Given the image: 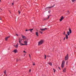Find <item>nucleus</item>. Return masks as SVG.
Listing matches in <instances>:
<instances>
[{
	"label": "nucleus",
	"instance_id": "obj_43",
	"mask_svg": "<svg viewBox=\"0 0 76 76\" xmlns=\"http://www.w3.org/2000/svg\"><path fill=\"white\" fill-rule=\"evenodd\" d=\"M16 35L17 36H18H18H19V35H18L17 34H16Z\"/></svg>",
	"mask_w": 76,
	"mask_h": 76
},
{
	"label": "nucleus",
	"instance_id": "obj_37",
	"mask_svg": "<svg viewBox=\"0 0 76 76\" xmlns=\"http://www.w3.org/2000/svg\"><path fill=\"white\" fill-rule=\"evenodd\" d=\"M14 4V3H12V5H13Z\"/></svg>",
	"mask_w": 76,
	"mask_h": 76
},
{
	"label": "nucleus",
	"instance_id": "obj_21",
	"mask_svg": "<svg viewBox=\"0 0 76 76\" xmlns=\"http://www.w3.org/2000/svg\"><path fill=\"white\" fill-rule=\"evenodd\" d=\"M72 1L73 3L75 2V1H76V0H72Z\"/></svg>",
	"mask_w": 76,
	"mask_h": 76
},
{
	"label": "nucleus",
	"instance_id": "obj_1",
	"mask_svg": "<svg viewBox=\"0 0 76 76\" xmlns=\"http://www.w3.org/2000/svg\"><path fill=\"white\" fill-rule=\"evenodd\" d=\"M69 31H68L67 33L68 34L67 35H68H68H69V36L70 35V34H72V30L70 28H69Z\"/></svg>",
	"mask_w": 76,
	"mask_h": 76
},
{
	"label": "nucleus",
	"instance_id": "obj_15",
	"mask_svg": "<svg viewBox=\"0 0 76 76\" xmlns=\"http://www.w3.org/2000/svg\"><path fill=\"white\" fill-rule=\"evenodd\" d=\"M13 52H14L15 53H17V49H15L13 51Z\"/></svg>",
	"mask_w": 76,
	"mask_h": 76
},
{
	"label": "nucleus",
	"instance_id": "obj_27",
	"mask_svg": "<svg viewBox=\"0 0 76 76\" xmlns=\"http://www.w3.org/2000/svg\"><path fill=\"white\" fill-rule=\"evenodd\" d=\"M0 10L1 12H2V9H1L0 8Z\"/></svg>",
	"mask_w": 76,
	"mask_h": 76
},
{
	"label": "nucleus",
	"instance_id": "obj_9",
	"mask_svg": "<svg viewBox=\"0 0 76 76\" xmlns=\"http://www.w3.org/2000/svg\"><path fill=\"white\" fill-rule=\"evenodd\" d=\"M64 19V17L63 16H62L61 17V19L60 20V22H61L63 20V19Z\"/></svg>",
	"mask_w": 76,
	"mask_h": 76
},
{
	"label": "nucleus",
	"instance_id": "obj_16",
	"mask_svg": "<svg viewBox=\"0 0 76 76\" xmlns=\"http://www.w3.org/2000/svg\"><path fill=\"white\" fill-rule=\"evenodd\" d=\"M36 35H37V37H38V32H36Z\"/></svg>",
	"mask_w": 76,
	"mask_h": 76
},
{
	"label": "nucleus",
	"instance_id": "obj_10",
	"mask_svg": "<svg viewBox=\"0 0 76 76\" xmlns=\"http://www.w3.org/2000/svg\"><path fill=\"white\" fill-rule=\"evenodd\" d=\"M48 64H49V65H50V66H52V62H48Z\"/></svg>",
	"mask_w": 76,
	"mask_h": 76
},
{
	"label": "nucleus",
	"instance_id": "obj_31",
	"mask_svg": "<svg viewBox=\"0 0 76 76\" xmlns=\"http://www.w3.org/2000/svg\"><path fill=\"white\" fill-rule=\"evenodd\" d=\"M29 56L30 58H31V55H30V54H29Z\"/></svg>",
	"mask_w": 76,
	"mask_h": 76
},
{
	"label": "nucleus",
	"instance_id": "obj_42",
	"mask_svg": "<svg viewBox=\"0 0 76 76\" xmlns=\"http://www.w3.org/2000/svg\"><path fill=\"white\" fill-rule=\"evenodd\" d=\"M0 20H1V18L0 17Z\"/></svg>",
	"mask_w": 76,
	"mask_h": 76
},
{
	"label": "nucleus",
	"instance_id": "obj_14",
	"mask_svg": "<svg viewBox=\"0 0 76 76\" xmlns=\"http://www.w3.org/2000/svg\"><path fill=\"white\" fill-rule=\"evenodd\" d=\"M22 38H23L24 39H25L26 38V37L22 35Z\"/></svg>",
	"mask_w": 76,
	"mask_h": 76
},
{
	"label": "nucleus",
	"instance_id": "obj_7",
	"mask_svg": "<svg viewBox=\"0 0 76 76\" xmlns=\"http://www.w3.org/2000/svg\"><path fill=\"white\" fill-rule=\"evenodd\" d=\"M10 36H9L8 37H5V40L6 41H7V39H8V38H10Z\"/></svg>",
	"mask_w": 76,
	"mask_h": 76
},
{
	"label": "nucleus",
	"instance_id": "obj_38",
	"mask_svg": "<svg viewBox=\"0 0 76 76\" xmlns=\"http://www.w3.org/2000/svg\"><path fill=\"white\" fill-rule=\"evenodd\" d=\"M47 57H50V56H47Z\"/></svg>",
	"mask_w": 76,
	"mask_h": 76
},
{
	"label": "nucleus",
	"instance_id": "obj_47",
	"mask_svg": "<svg viewBox=\"0 0 76 76\" xmlns=\"http://www.w3.org/2000/svg\"><path fill=\"white\" fill-rule=\"evenodd\" d=\"M60 41H61V40H60Z\"/></svg>",
	"mask_w": 76,
	"mask_h": 76
},
{
	"label": "nucleus",
	"instance_id": "obj_26",
	"mask_svg": "<svg viewBox=\"0 0 76 76\" xmlns=\"http://www.w3.org/2000/svg\"><path fill=\"white\" fill-rule=\"evenodd\" d=\"M46 59V56L45 55V59Z\"/></svg>",
	"mask_w": 76,
	"mask_h": 76
},
{
	"label": "nucleus",
	"instance_id": "obj_11",
	"mask_svg": "<svg viewBox=\"0 0 76 76\" xmlns=\"http://www.w3.org/2000/svg\"><path fill=\"white\" fill-rule=\"evenodd\" d=\"M66 38V39H68V35L66 34L65 35Z\"/></svg>",
	"mask_w": 76,
	"mask_h": 76
},
{
	"label": "nucleus",
	"instance_id": "obj_18",
	"mask_svg": "<svg viewBox=\"0 0 76 76\" xmlns=\"http://www.w3.org/2000/svg\"><path fill=\"white\" fill-rule=\"evenodd\" d=\"M33 30H34V29H29V31H30L31 32H32V31H33Z\"/></svg>",
	"mask_w": 76,
	"mask_h": 76
},
{
	"label": "nucleus",
	"instance_id": "obj_35",
	"mask_svg": "<svg viewBox=\"0 0 76 76\" xmlns=\"http://www.w3.org/2000/svg\"><path fill=\"white\" fill-rule=\"evenodd\" d=\"M66 38L65 37H64V41L65 40V39Z\"/></svg>",
	"mask_w": 76,
	"mask_h": 76
},
{
	"label": "nucleus",
	"instance_id": "obj_6",
	"mask_svg": "<svg viewBox=\"0 0 76 76\" xmlns=\"http://www.w3.org/2000/svg\"><path fill=\"white\" fill-rule=\"evenodd\" d=\"M68 55L67 54L66 56L65 57V60L66 61L68 60Z\"/></svg>",
	"mask_w": 76,
	"mask_h": 76
},
{
	"label": "nucleus",
	"instance_id": "obj_40",
	"mask_svg": "<svg viewBox=\"0 0 76 76\" xmlns=\"http://www.w3.org/2000/svg\"><path fill=\"white\" fill-rule=\"evenodd\" d=\"M64 35H65V31H64Z\"/></svg>",
	"mask_w": 76,
	"mask_h": 76
},
{
	"label": "nucleus",
	"instance_id": "obj_5",
	"mask_svg": "<svg viewBox=\"0 0 76 76\" xmlns=\"http://www.w3.org/2000/svg\"><path fill=\"white\" fill-rule=\"evenodd\" d=\"M47 29V28H40V31H44Z\"/></svg>",
	"mask_w": 76,
	"mask_h": 76
},
{
	"label": "nucleus",
	"instance_id": "obj_20",
	"mask_svg": "<svg viewBox=\"0 0 76 76\" xmlns=\"http://www.w3.org/2000/svg\"><path fill=\"white\" fill-rule=\"evenodd\" d=\"M19 43L20 44V45H21L22 44V43H21V41H19Z\"/></svg>",
	"mask_w": 76,
	"mask_h": 76
},
{
	"label": "nucleus",
	"instance_id": "obj_23",
	"mask_svg": "<svg viewBox=\"0 0 76 76\" xmlns=\"http://www.w3.org/2000/svg\"><path fill=\"white\" fill-rule=\"evenodd\" d=\"M25 45V44H23L22 43H21V45Z\"/></svg>",
	"mask_w": 76,
	"mask_h": 76
},
{
	"label": "nucleus",
	"instance_id": "obj_12",
	"mask_svg": "<svg viewBox=\"0 0 76 76\" xmlns=\"http://www.w3.org/2000/svg\"><path fill=\"white\" fill-rule=\"evenodd\" d=\"M51 16V15H49V16H48V18H45L44 20H47V19H49L50 18V16Z\"/></svg>",
	"mask_w": 76,
	"mask_h": 76
},
{
	"label": "nucleus",
	"instance_id": "obj_39",
	"mask_svg": "<svg viewBox=\"0 0 76 76\" xmlns=\"http://www.w3.org/2000/svg\"><path fill=\"white\" fill-rule=\"evenodd\" d=\"M23 53H26V52H25V51H24Z\"/></svg>",
	"mask_w": 76,
	"mask_h": 76
},
{
	"label": "nucleus",
	"instance_id": "obj_17",
	"mask_svg": "<svg viewBox=\"0 0 76 76\" xmlns=\"http://www.w3.org/2000/svg\"><path fill=\"white\" fill-rule=\"evenodd\" d=\"M14 46L15 47V48H18V45H14Z\"/></svg>",
	"mask_w": 76,
	"mask_h": 76
},
{
	"label": "nucleus",
	"instance_id": "obj_36",
	"mask_svg": "<svg viewBox=\"0 0 76 76\" xmlns=\"http://www.w3.org/2000/svg\"><path fill=\"white\" fill-rule=\"evenodd\" d=\"M33 66H35V64H33Z\"/></svg>",
	"mask_w": 76,
	"mask_h": 76
},
{
	"label": "nucleus",
	"instance_id": "obj_13",
	"mask_svg": "<svg viewBox=\"0 0 76 76\" xmlns=\"http://www.w3.org/2000/svg\"><path fill=\"white\" fill-rule=\"evenodd\" d=\"M66 72V68H65L63 70V72H64V73H65Z\"/></svg>",
	"mask_w": 76,
	"mask_h": 76
},
{
	"label": "nucleus",
	"instance_id": "obj_30",
	"mask_svg": "<svg viewBox=\"0 0 76 76\" xmlns=\"http://www.w3.org/2000/svg\"><path fill=\"white\" fill-rule=\"evenodd\" d=\"M18 12L19 14H20V11L19 10L18 11Z\"/></svg>",
	"mask_w": 76,
	"mask_h": 76
},
{
	"label": "nucleus",
	"instance_id": "obj_41",
	"mask_svg": "<svg viewBox=\"0 0 76 76\" xmlns=\"http://www.w3.org/2000/svg\"><path fill=\"white\" fill-rule=\"evenodd\" d=\"M67 63H68V62L67 61L66 62V64H67Z\"/></svg>",
	"mask_w": 76,
	"mask_h": 76
},
{
	"label": "nucleus",
	"instance_id": "obj_3",
	"mask_svg": "<svg viewBox=\"0 0 76 76\" xmlns=\"http://www.w3.org/2000/svg\"><path fill=\"white\" fill-rule=\"evenodd\" d=\"M55 6V4H54L51 7H47L45 8V10H47V9H51V8H52L53 7H54Z\"/></svg>",
	"mask_w": 76,
	"mask_h": 76
},
{
	"label": "nucleus",
	"instance_id": "obj_25",
	"mask_svg": "<svg viewBox=\"0 0 76 76\" xmlns=\"http://www.w3.org/2000/svg\"><path fill=\"white\" fill-rule=\"evenodd\" d=\"M4 73H5V74H6V70H5L4 71Z\"/></svg>",
	"mask_w": 76,
	"mask_h": 76
},
{
	"label": "nucleus",
	"instance_id": "obj_45",
	"mask_svg": "<svg viewBox=\"0 0 76 76\" xmlns=\"http://www.w3.org/2000/svg\"><path fill=\"white\" fill-rule=\"evenodd\" d=\"M20 39V38H19V40Z\"/></svg>",
	"mask_w": 76,
	"mask_h": 76
},
{
	"label": "nucleus",
	"instance_id": "obj_8",
	"mask_svg": "<svg viewBox=\"0 0 76 76\" xmlns=\"http://www.w3.org/2000/svg\"><path fill=\"white\" fill-rule=\"evenodd\" d=\"M24 43H25L24 44H25L26 45H28L27 44H28V42H27V41H24Z\"/></svg>",
	"mask_w": 76,
	"mask_h": 76
},
{
	"label": "nucleus",
	"instance_id": "obj_32",
	"mask_svg": "<svg viewBox=\"0 0 76 76\" xmlns=\"http://www.w3.org/2000/svg\"><path fill=\"white\" fill-rule=\"evenodd\" d=\"M58 68L59 69V70H61V69H60V68L59 67H58Z\"/></svg>",
	"mask_w": 76,
	"mask_h": 76
},
{
	"label": "nucleus",
	"instance_id": "obj_34",
	"mask_svg": "<svg viewBox=\"0 0 76 76\" xmlns=\"http://www.w3.org/2000/svg\"><path fill=\"white\" fill-rule=\"evenodd\" d=\"M31 69H30V70H29V72H31Z\"/></svg>",
	"mask_w": 76,
	"mask_h": 76
},
{
	"label": "nucleus",
	"instance_id": "obj_48",
	"mask_svg": "<svg viewBox=\"0 0 76 76\" xmlns=\"http://www.w3.org/2000/svg\"><path fill=\"white\" fill-rule=\"evenodd\" d=\"M6 76H7V75H6Z\"/></svg>",
	"mask_w": 76,
	"mask_h": 76
},
{
	"label": "nucleus",
	"instance_id": "obj_44",
	"mask_svg": "<svg viewBox=\"0 0 76 76\" xmlns=\"http://www.w3.org/2000/svg\"><path fill=\"white\" fill-rule=\"evenodd\" d=\"M10 13L11 14V12H10Z\"/></svg>",
	"mask_w": 76,
	"mask_h": 76
},
{
	"label": "nucleus",
	"instance_id": "obj_19",
	"mask_svg": "<svg viewBox=\"0 0 76 76\" xmlns=\"http://www.w3.org/2000/svg\"><path fill=\"white\" fill-rule=\"evenodd\" d=\"M67 13L69 15L70 13V12H69V11L68 10L67 11Z\"/></svg>",
	"mask_w": 76,
	"mask_h": 76
},
{
	"label": "nucleus",
	"instance_id": "obj_22",
	"mask_svg": "<svg viewBox=\"0 0 76 76\" xmlns=\"http://www.w3.org/2000/svg\"><path fill=\"white\" fill-rule=\"evenodd\" d=\"M39 32L41 33V34H42L43 33V32L41 31H39Z\"/></svg>",
	"mask_w": 76,
	"mask_h": 76
},
{
	"label": "nucleus",
	"instance_id": "obj_46",
	"mask_svg": "<svg viewBox=\"0 0 76 76\" xmlns=\"http://www.w3.org/2000/svg\"><path fill=\"white\" fill-rule=\"evenodd\" d=\"M0 2H1V0H0Z\"/></svg>",
	"mask_w": 76,
	"mask_h": 76
},
{
	"label": "nucleus",
	"instance_id": "obj_24",
	"mask_svg": "<svg viewBox=\"0 0 76 76\" xmlns=\"http://www.w3.org/2000/svg\"><path fill=\"white\" fill-rule=\"evenodd\" d=\"M53 70H54V72L55 73L56 72V70L54 69H53Z\"/></svg>",
	"mask_w": 76,
	"mask_h": 76
},
{
	"label": "nucleus",
	"instance_id": "obj_33",
	"mask_svg": "<svg viewBox=\"0 0 76 76\" xmlns=\"http://www.w3.org/2000/svg\"><path fill=\"white\" fill-rule=\"evenodd\" d=\"M50 12H51V11H48V13H50Z\"/></svg>",
	"mask_w": 76,
	"mask_h": 76
},
{
	"label": "nucleus",
	"instance_id": "obj_28",
	"mask_svg": "<svg viewBox=\"0 0 76 76\" xmlns=\"http://www.w3.org/2000/svg\"><path fill=\"white\" fill-rule=\"evenodd\" d=\"M19 59H17V62H18V61H19Z\"/></svg>",
	"mask_w": 76,
	"mask_h": 76
},
{
	"label": "nucleus",
	"instance_id": "obj_2",
	"mask_svg": "<svg viewBox=\"0 0 76 76\" xmlns=\"http://www.w3.org/2000/svg\"><path fill=\"white\" fill-rule=\"evenodd\" d=\"M43 42H44V41H43V40H41L38 43V45H40L42 44H43Z\"/></svg>",
	"mask_w": 76,
	"mask_h": 76
},
{
	"label": "nucleus",
	"instance_id": "obj_29",
	"mask_svg": "<svg viewBox=\"0 0 76 76\" xmlns=\"http://www.w3.org/2000/svg\"><path fill=\"white\" fill-rule=\"evenodd\" d=\"M29 31V30H26V31Z\"/></svg>",
	"mask_w": 76,
	"mask_h": 76
},
{
	"label": "nucleus",
	"instance_id": "obj_4",
	"mask_svg": "<svg viewBox=\"0 0 76 76\" xmlns=\"http://www.w3.org/2000/svg\"><path fill=\"white\" fill-rule=\"evenodd\" d=\"M64 61L63 60L62 61V64L61 65V67L62 68L64 67Z\"/></svg>",
	"mask_w": 76,
	"mask_h": 76
}]
</instances>
